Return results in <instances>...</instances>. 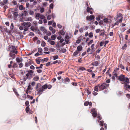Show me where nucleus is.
Masks as SVG:
<instances>
[{
    "instance_id": "f257e3e1",
    "label": "nucleus",
    "mask_w": 130,
    "mask_h": 130,
    "mask_svg": "<svg viewBox=\"0 0 130 130\" xmlns=\"http://www.w3.org/2000/svg\"><path fill=\"white\" fill-rule=\"evenodd\" d=\"M118 79L120 81L124 82V83L126 82L129 83V79L128 77H125V75L123 74H121L120 76H118Z\"/></svg>"
},
{
    "instance_id": "f03ea898",
    "label": "nucleus",
    "mask_w": 130,
    "mask_h": 130,
    "mask_svg": "<svg viewBox=\"0 0 130 130\" xmlns=\"http://www.w3.org/2000/svg\"><path fill=\"white\" fill-rule=\"evenodd\" d=\"M18 9L16 8H12L11 9L12 13L13 15V17L15 18H17L18 15Z\"/></svg>"
},
{
    "instance_id": "7ed1b4c3",
    "label": "nucleus",
    "mask_w": 130,
    "mask_h": 130,
    "mask_svg": "<svg viewBox=\"0 0 130 130\" xmlns=\"http://www.w3.org/2000/svg\"><path fill=\"white\" fill-rule=\"evenodd\" d=\"M122 14L121 13H119L117 14V16L115 17V19L116 21H119V23H121L122 21Z\"/></svg>"
},
{
    "instance_id": "20e7f679",
    "label": "nucleus",
    "mask_w": 130,
    "mask_h": 130,
    "mask_svg": "<svg viewBox=\"0 0 130 130\" xmlns=\"http://www.w3.org/2000/svg\"><path fill=\"white\" fill-rule=\"evenodd\" d=\"M35 14V18L39 20L40 18L41 19H44L45 18V16L43 14L37 13H36Z\"/></svg>"
},
{
    "instance_id": "39448f33",
    "label": "nucleus",
    "mask_w": 130,
    "mask_h": 130,
    "mask_svg": "<svg viewBox=\"0 0 130 130\" xmlns=\"http://www.w3.org/2000/svg\"><path fill=\"white\" fill-rule=\"evenodd\" d=\"M31 23L30 22H26V25L25 27H24V32L27 31L29 27L31 26Z\"/></svg>"
},
{
    "instance_id": "423d86ee",
    "label": "nucleus",
    "mask_w": 130,
    "mask_h": 130,
    "mask_svg": "<svg viewBox=\"0 0 130 130\" xmlns=\"http://www.w3.org/2000/svg\"><path fill=\"white\" fill-rule=\"evenodd\" d=\"M11 51L9 53V55H13L15 56V54H17L18 53V51H17V49H12Z\"/></svg>"
},
{
    "instance_id": "0eeeda50",
    "label": "nucleus",
    "mask_w": 130,
    "mask_h": 130,
    "mask_svg": "<svg viewBox=\"0 0 130 130\" xmlns=\"http://www.w3.org/2000/svg\"><path fill=\"white\" fill-rule=\"evenodd\" d=\"M82 49H77L76 51L74 52L73 54V56H75L76 57L77 56H78L79 55L77 56V55L79 54V53L82 50Z\"/></svg>"
},
{
    "instance_id": "6e6552de",
    "label": "nucleus",
    "mask_w": 130,
    "mask_h": 130,
    "mask_svg": "<svg viewBox=\"0 0 130 130\" xmlns=\"http://www.w3.org/2000/svg\"><path fill=\"white\" fill-rule=\"evenodd\" d=\"M129 83H128L127 82H126L125 83H122V84H124L125 85L124 86V87H125L126 88V90H128V89H130V85H128V84L129 83Z\"/></svg>"
},
{
    "instance_id": "1a4fd4ad",
    "label": "nucleus",
    "mask_w": 130,
    "mask_h": 130,
    "mask_svg": "<svg viewBox=\"0 0 130 130\" xmlns=\"http://www.w3.org/2000/svg\"><path fill=\"white\" fill-rule=\"evenodd\" d=\"M98 85V87H99L100 91H101L106 89V87L103 85V84L101 85L100 84H99Z\"/></svg>"
},
{
    "instance_id": "9d476101",
    "label": "nucleus",
    "mask_w": 130,
    "mask_h": 130,
    "mask_svg": "<svg viewBox=\"0 0 130 130\" xmlns=\"http://www.w3.org/2000/svg\"><path fill=\"white\" fill-rule=\"evenodd\" d=\"M92 115L94 117H96L97 116V113L96 111L94 108H93L92 110Z\"/></svg>"
},
{
    "instance_id": "9b49d317",
    "label": "nucleus",
    "mask_w": 130,
    "mask_h": 130,
    "mask_svg": "<svg viewBox=\"0 0 130 130\" xmlns=\"http://www.w3.org/2000/svg\"><path fill=\"white\" fill-rule=\"evenodd\" d=\"M47 42L49 43L50 44L52 45H54L55 44V42L54 41L52 40L51 39L49 38L47 40Z\"/></svg>"
},
{
    "instance_id": "f8f14e48",
    "label": "nucleus",
    "mask_w": 130,
    "mask_h": 130,
    "mask_svg": "<svg viewBox=\"0 0 130 130\" xmlns=\"http://www.w3.org/2000/svg\"><path fill=\"white\" fill-rule=\"evenodd\" d=\"M65 41L66 42V44H68V42L69 41V37L68 36H66L64 38Z\"/></svg>"
},
{
    "instance_id": "ddd939ff",
    "label": "nucleus",
    "mask_w": 130,
    "mask_h": 130,
    "mask_svg": "<svg viewBox=\"0 0 130 130\" xmlns=\"http://www.w3.org/2000/svg\"><path fill=\"white\" fill-rule=\"evenodd\" d=\"M70 81V79L68 77H67L64 79L63 83L64 84H68L69 82Z\"/></svg>"
},
{
    "instance_id": "4468645a",
    "label": "nucleus",
    "mask_w": 130,
    "mask_h": 130,
    "mask_svg": "<svg viewBox=\"0 0 130 130\" xmlns=\"http://www.w3.org/2000/svg\"><path fill=\"white\" fill-rule=\"evenodd\" d=\"M17 62L19 63L22 62L23 61V59L21 58L17 57L16 59Z\"/></svg>"
},
{
    "instance_id": "2eb2a0df",
    "label": "nucleus",
    "mask_w": 130,
    "mask_h": 130,
    "mask_svg": "<svg viewBox=\"0 0 130 130\" xmlns=\"http://www.w3.org/2000/svg\"><path fill=\"white\" fill-rule=\"evenodd\" d=\"M82 38V36L79 37L77 39V40H76V43L78 44L79 43Z\"/></svg>"
},
{
    "instance_id": "dca6fc26",
    "label": "nucleus",
    "mask_w": 130,
    "mask_h": 130,
    "mask_svg": "<svg viewBox=\"0 0 130 130\" xmlns=\"http://www.w3.org/2000/svg\"><path fill=\"white\" fill-rule=\"evenodd\" d=\"M26 72H27L29 75L33 74L34 73V71L31 70H27Z\"/></svg>"
},
{
    "instance_id": "f3484780",
    "label": "nucleus",
    "mask_w": 130,
    "mask_h": 130,
    "mask_svg": "<svg viewBox=\"0 0 130 130\" xmlns=\"http://www.w3.org/2000/svg\"><path fill=\"white\" fill-rule=\"evenodd\" d=\"M92 9V8H90V7H88L87 8V11L88 13H90V14H92L93 13L92 11H91V9Z\"/></svg>"
},
{
    "instance_id": "a211bd4d",
    "label": "nucleus",
    "mask_w": 130,
    "mask_h": 130,
    "mask_svg": "<svg viewBox=\"0 0 130 130\" xmlns=\"http://www.w3.org/2000/svg\"><path fill=\"white\" fill-rule=\"evenodd\" d=\"M79 70H80V72H81L84 70L86 71V69L85 68L83 67H80L79 68Z\"/></svg>"
},
{
    "instance_id": "6ab92c4d",
    "label": "nucleus",
    "mask_w": 130,
    "mask_h": 130,
    "mask_svg": "<svg viewBox=\"0 0 130 130\" xmlns=\"http://www.w3.org/2000/svg\"><path fill=\"white\" fill-rule=\"evenodd\" d=\"M47 84H46L42 86L41 88L42 89H43L44 90H45L47 89Z\"/></svg>"
},
{
    "instance_id": "aec40b11",
    "label": "nucleus",
    "mask_w": 130,
    "mask_h": 130,
    "mask_svg": "<svg viewBox=\"0 0 130 130\" xmlns=\"http://www.w3.org/2000/svg\"><path fill=\"white\" fill-rule=\"evenodd\" d=\"M13 91L14 92L15 94L17 96H18L19 95V94H18V92L17 91L16 89L15 88L13 89Z\"/></svg>"
},
{
    "instance_id": "412c9836",
    "label": "nucleus",
    "mask_w": 130,
    "mask_h": 130,
    "mask_svg": "<svg viewBox=\"0 0 130 130\" xmlns=\"http://www.w3.org/2000/svg\"><path fill=\"white\" fill-rule=\"evenodd\" d=\"M57 36L56 35H52L51 37L52 40H55L56 38V37Z\"/></svg>"
},
{
    "instance_id": "4be33fe9",
    "label": "nucleus",
    "mask_w": 130,
    "mask_h": 130,
    "mask_svg": "<svg viewBox=\"0 0 130 130\" xmlns=\"http://www.w3.org/2000/svg\"><path fill=\"white\" fill-rule=\"evenodd\" d=\"M22 15H24L26 16H27L28 15L27 11H24L23 13H22Z\"/></svg>"
},
{
    "instance_id": "5701e85b",
    "label": "nucleus",
    "mask_w": 130,
    "mask_h": 130,
    "mask_svg": "<svg viewBox=\"0 0 130 130\" xmlns=\"http://www.w3.org/2000/svg\"><path fill=\"white\" fill-rule=\"evenodd\" d=\"M27 89L29 90H32L33 89V88L31 89V85H30V83H29Z\"/></svg>"
},
{
    "instance_id": "b1692460",
    "label": "nucleus",
    "mask_w": 130,
    "mask_h": 130,
    "mask_svg": "<svg viewBox=\"0 0 130 130\" xmlns=\"http://www.w3.org/2000/svg\"><path fill=\"white\" fill-rule=\"evenodd\" d=\"M60 34L61 35H64L65 34V32L63 31V29H62L60 30L59 32Z\"/></svg>"
},
{
    "instance_id": "393cba45",
    "label": "nucleus",
    "mask_w": 130,
    "mask_h": 130,
    "mask_svg": "<svg viewBox=\"0 0 130 130\" xmlns=\"http://www.w3.org/2000/svg\"><path fill=\"white\" fill-rule=\"evenodd\" d=\"M39 79V77L37 76H36L34 77L33 78V80L35 81H38Z\"/></svg>"
},
{
    "instance_id": "a878e982",
    "label": "nucleus",
    "mask_w": 130,
    "mask_h": 130,
    "mask_svg": "<svg viewBox=\"0 0 130 130\" xmlns=\"http://www.w3.org/2000/svg\"><path fill=\"white\" fill-rule=\"evenodd\" d=\"M66 51V49H61V50L59 51V52L60 53H65Z\"/></svg>"
},
{
    "instance_id": "bb28decb",
    "label": "nucleus",
    "mask_w": 130,
    "mask_h": 130,
    "mask_svg": "<svg viewBox=\"0 0 130 130\" xmlns=\"http://www.w3.org/2000/svg\"><path fill=\"white\" fill-rule=\"evenodd\" d=\"M98 88H99V87H98V85L95 86L94 87V90L96 92H98L99 90L98 89Z\"/></svg>"
},
{
    "instance_id": "cd10ccee",
    "label": "nucleus",
    "mask_w": 130,
    "mask_h": 130,
    "mask_svg": "<svg viewBox=\"0 0 130 130\" xmlns=\"http://www.w3.org/2000/svg\"><path fill=\"white\" fill-rule=\"evenodd\" d=\"M18 7L19 9L21 10H23L24 8H24L23 6L22 5L19 6Z\"/></svg>"
},
{
    "instance_id": "c85d7f7f",
    "label": "nucleus",
    "mask_w": 130,
    "mask_h": 130,
    "mask_svg": "<svg viewBox=\"0 0 130 130\" xmlns=\"http://www.w3.org/2000/svg\"><path fill=\"white\" fill-rule=\"evenodd\" d=\"M119 67L121 68L124 70L125 69V68L124 66H123L122 64H119Z\"/></svg>"
},
{
    "instance_id": "c756f323",
    "label": "nucleus",
    "mask_w": 130,
    "mask_h": 130,
    "mask_svg": "<svg viewBox=\"0 0 130 130\" xmlns=\"http://www.w3.org/2000/svg\"><path fill=\"white\" fill-rule=\"evenodd\" d=\"M104 122L103 121H100V125L101 126H103V125H104Z\"/></svg>"
},
{
    "instance_id": "7c9ffc66",
    "label": "nucleus",
    "mask_w": 130,
    "mask_h": 130,
    "mask_svg": "<svg viewBox=\"0 0 130 130\" xmlns=\"http://www.w3.org/2000/svg\"><path fill=\"white\" fill-rule=\"evenodd\" d=\"M38 52L41 55L43 54V53H42V49H38Z\"/></svg>"
},
{
    "instance_id": "2f4dec72",
    "label": "nucleus",
    "mask_w": 130,
    "mask_h": 130,
    "mask_svg": "<svg viewBox=\"0 0 130 130\" xmlns=\"http://www.w3.org/2000/svg\"><path fill=\"white\" fill-rule=\"evenodd\" d=\"M53 59L56 60L58 58V56L57 55H56L53 56Z\"/></svg>"
},
{
    "instance_id": "473e14b6",
    "label": "nucleus",
    "mask_w": 130,
    "mask_h": 130,
    "mask_svg": "<svg viewBox=\"0 0 130 130\" xmlns=\"http://www.w3.org/2000/svg\"><path fill=\"white\" fill-rule=\"evenodd\" d=\"M43 65L42 64H40V67H36V69H42V67L43 66Z\"/></svg>"
},
{
    "instance_id": "72a5a7b5",
    "label": "nucleus",
    "mask_w": 130,
    "mask_h": 130,
    "mask_svg": "<svg viewBox=\"0 0 130 130\" xmlns=\"http://www.w3.org/2000/svg\"><path fill=\"white\" fill-rule=\"evenodd\" d=\"M9 55L10 57H12V58H10L9 59V60L13 59L15 58V56H13V55L12 56V55Z\"/></svg>"
},
{
    "instance_id": "f704fd0d",
    "label": "nucleus",
    "mask_w": 130,
    "mask_h": 130,
    "mask_svg": "<svg viewBox=\"0 0 130 130\" xmlns=\"http://www.w3.org/2000/svg\"><path fill=\"white\" fill-rule=\"evenodd\" d=\"M25 105L26 106H29V102L28 101H26L25 103Z\"/></svg>"
},
{
    "instance_id": "c9c22d12",
    "label": "nucleus",
    "mask_w": 130,
    "mask_h": 130,
    "mask_svg": "<svg viewBox=\"0 0 130 130\" xmlns=\"http://www.w3.org/2000/svg\"><path fill=\"white\" fill-rule=\"evenodd\" d=\"M89 89L88 88L86 90V92L87 93V95H88L90 94L91 93V92L89 91Z\"/></svg>"
},
{
    "instance_id": "e433bc0d",
    "label": "nucleus",
    "mask_w": 130,
    "mask_h": 130,
    "mask_svg": "<svg viewBox=\"0 0 130 130\" xmlns=\"http://www.w3.org/2000/svg\"><path fill=\"white\" fill-rule=\"evenodd\" d=\"M46 16L47 17V19L48 20H49L51 19L52 18V16L51 15H46Z\"/></svg>"
},
{
    "instance_id": "4c0bfd02",
    "label": "nucleus",
    "mask_w": 130,
    "mask_h": 130,
    "mask_svg": "<svg viewBox=\"0 0 130 130\" xmlns=\"http://www.w3.org/2000/svg\"><path fill=\"white\" fill-rule=\"evenodd\" d=\"M71 84L75 86H77V83L73 82L71 83Z\"/></svg>"
},
{
    "instance_id": "58836bf2",
    "label": "nucleus",
    "mask_w": 130,
    "mask_h": 130,
    "mask_svg": "<svg viewBox=\"0 0 130 130\" xmlns=\"http://www.w3.org/2000/svg\"><path fill=\"white\" fill-rule=\"evenodd\" d=\"M29 106H27L25 110L27 113L29 110Z\"/></svg>"
},
{
    "instance_id": "ea45409f",
    "label": "nucleus",
    "mask_w": 130,
    "mask_h": 130,
    "mask_svg": "<svg viewBox=\"0 0 130 130\" xmlns=\"http://www.w3.org/2000/svg\"><path fill=\"white\" fill-rule=\"evenodd\" d=\"M53 22H54V21H49L48 22V25H51L53 23Z\"/></svg>"
},
{
    "instance_id": "a19ab883",
    "label": "nucleus",
    "mask_w": 130,
    "mask_h": 130,
    "mask_svg": "<svg viewBox=\"0 0 130 130\" xmlns=\"http://www.w3.org/2000/svg\"><path fill=\"white\" fill-rule=\"evenodd\" d=\"M44 11V8H41L40 9V12L41 13H42Z\"/></svg>"
},
{
    "instance_id": "79ce46f5",
    "label": "nucleus",
    "mask_w": 130,
    "mask_h": 130,
    "mask_svg": "<svg viewBox=\"0 0 130 130\" xmlns=\"http://www.w3.org/2000/svg\"><path fill=\"white\" fill-rule=\"evenodd\" d=\"M104 21V22L107 23L108 22V20L107 18H106L104 19L103 20Z\"/></svg>"
},
{
    "instance_id": "37998d69",
    "label": "nucleus",
    "mask_w": 130,
    "mask_h": 130,
    "mask_svg": "<svg viewBox=\"0 0 130 130\" xmlns=\"http://www.w3.org/2000/svg\"><path fill=\"white\" fill-rule=\"evenodd\" d=\"M84 29L82 28H81L79 29V31L80 32H82L83 31Z\"/></svg>"
},
{
    "instance_id": "c03bdc74",
    "label": "nucleus",
    "mask_w": 130,
    "mask_h": 130,
    "mask_svg": "<svg viewBox=\"0 0 130 130\" xmlns=\"http://www.w3.org/2000/svg\"><path fill=\"white\" fill-rule=\"evenodd\" d=\"M29 14L30 15H33L34 14V12L32 10H30L29 12Z\"/></svg>"
},
{
    "instance_id": "a18cd8bd",
    "label": "nucleus",
    "mask_w": 130,
    "mask_h": 130,
    "mask_svg": "<svg viewBox=\"0 0 130 130\" xmlns=\"http://www.w3.org/2000/svg\"><path fill=\"white\" fill-rule=\"evenodd\" d=\"M10 48H12V49H16V48H17V46H15L13 45H11V46H10Z\"/></svg>"
},
{
    "instance_id": "49530a36",
    "label": "nucleus",
    "mask_w": 130,
    "mask_h": 130,
    "mask_svg": "<svg viewBox=\"0 0 130 130\" xmlns=\"http://www.w3.org/2000/svg\"><path fill=\"white\" fill-rule=\"evenodd\" d=\"M90 16V20L94 19L95 17L93 15H91Z\"/></svg>"
},
{
    "instance_id": "de8ad7c7",
    "label": "nucleus",
    "mask_w": 130,
    "mask_h": 130,
    "mask_svg": "<svg viewBox=\"0 0 130 130\" xmlns=\"http://www.w3.org/2000/svg\"><path fill=\"white\" fill-rule=\"evenodd\" d=\"M47 88L48 89H50L52 88V86L51 85L49 84L48 85L47 84Z\"/></svg>"
},
{
    "instance_id": "09e8293b",
    "label": "nucleus",
    "mask_w": 130,
    "mask_h": 130,
    "mask_svg": "<svg viewBox=\"0 0 130 130\" xmlns=\"http://www.w3.org/2000/svg\"><path fill=\"white\" fill-rule=\"evenodd\" d=\"M29 35L32 36H33L34 35V34L32 32H30L29 34Z\"/></svg>"
},
{
    "instance_id": "8fccbe9b",
    "label": "nucleus",
    "mask_w": 130,
    "mask_h": 130,
    "mask_svg": "<svg viewBox=\"0 0 130 130\" xmlns=\"http://www.w3.org/2000/svg\"><path fill=\"white\" fill-rule=\"evenodd\" d=\"M32 18L31 17H29L28 18L27 20V21H32Z\"/></svg>"
},
{
    "instance_id": "3c124183",
    "label": "nucleus",
    "mask_w": 130,
    "mask_h": 130,
    "mask_svg": "<svg viewBox=\"0 0 130 130\" xmlns=\"http://www.w3.org/2000/svg\"><path fill=\"white\" fill-rule=\"evenodd\" d=\"M9 76L11 77V78L13 79H15V78L14 77V75H13L12 74H10L9 75Z\"/></svg>"
},
{
    "instance_id": "603ef678",
    "label": "nucleus",
    "mask_w": 130,
    "mask_h": 130,
    "mask_svg": "<svg viewBox=\"0 0 130 130\" xmlns=\"http://www.w3.org/2000/svg\"><path fill=\"white\" fill-rule=\"evenodd\" d=\"M119 70V68H116V69L114 70V71L113 72V73H114L115 72V73H116L117 71Z\"/></svg>"
},
{
    "instance_id": "864d4df0",
    "label": "nucleus",
    "mask_w": 130,
    "mask_h": 130,
    "mask_svg": "<svg viewBox=\"0 0 130 130\" xmlns=\"http://www.w3.org/2000/svg\"><path fill=\"white\" fill-rule=\"evenodd\" d=\"M94 63H95V66H97L99 64V62L98 61L94 62Z\"/></svg>"
},
{
    "instance_id": "5fc2aeb1",
    "label": "nucleus",
    "mask_w": 130,
    "mask_h": 130,
    "mask_svg": "<svg viewBox=\"0 0 130 130\" xmlns=\"http://www.w3.org/2000/svg\"><path fill=\"white\" fill-rule=\"evenodd\" d=\"M89 36L90 37H92L93 36V33L92 32H90L89 34Z\"/></svg>"
},
{
    "instance_id": "6e6d98bb",
    "label": "nucleus",
    "mask_w": 130,
    "mask_h": 130,
    "mask_svg": "<svg viewBox=\"0 0 130 130\" xmlns=\"http://www.w3.org/2000/svg\"><path fill=\"white\" fill-rule=\"evenodd\" d=\"M41 45L42 46L44 47L45 45V43L43 41L41 43Z\"/></svg>"
},
{
    "instance_id": "4d7b16f0",
    "label": "nucleus",
    "mask_w": 130,
    "mask_h": 130,
    "mask_svg": "<svg viewBox=\"0 0 130 130\" xmlns=\"http://www.w3.org/2000/svg\"><path fill=\"white\" fill-rule=\"evenodd\" d=\"M52 26L53 27L56 28V23L55 22H53V23L52 24Z\"/></svg>"
},
{
    "instance_id": "13d9d810",
    "label": "nucleus",
    "mask_w": 130,
    "mask_h": 130,
    "mask_svg": "<svg viewBox=\"0 0 130 130\" xmlns=\"http://www.w3.org/2000/svg\"><path fill=\"white\" fill-rule=\"evenodd\" d=\"M20 84L21 85H24L25 84V82L23 81H21L20 82Z\"/></svg>"
},
{
    "instance_id": "bf43d9fd",
    "label": "nucleus",
    "mask_w": 130,
    "mask_h": 130,
    "mask_svg": "<svg viewBox=\"0 0 130 130\" xmlns=\"http://www.w3.org/2000/svg\"><path fill=\"white\" fill-rule=\"evenodd\" d=\"M19 67L20 68H21L22 67L23 65V63L22 62L19 64Z\"/></svg>"
},
{
    "instance_id": "052dcab7",
    "label": "nucleus",
    "mask_w": 130,
    "mask_h": 130,
    "mask_svg": "<svg viewBox=\"0 0 130 130\" xmlns=\"http://www.w3.org/2000/svg\"><path fill=\"white\" fill-rule=\"evenodd\" d=\"M17 67V65L16 63H14L13 64L12 66V67L13 68H14L15 67L16 68Z\"/></svg>"
},
{
    "instance_id": "680f3d73",
    "label": "nucleus",
    "mask_w": 130,
    "mask_h": 130,
    "mask_svg": "<svg viewBox=\"0 0 130 130\" xmlns=\"http://www.w3.org/2000/svg\"><path fill=\"white\" fill-rule=\"evenodd\" d=\"M86 20H90V16H87L86 17Z\"/></svg>"
},
{
    "instance_id": "e2e57ef3",
    "label": "nucleus",
    "mask_w": 130,
    "mask_h": 130,
    "mask_svg": "<svg viewBox=\"0 0 130 130\" xmlns=\"http://www.w3.org/2000/svg\"><path fill=\"white\" fill-rule=\"evenodd\" d=\"M46 33V35L48 36H50L51 34V32L49 31H48L47 32V33Z\"/></svg>"
},
{
    "instance_id": "0e129e2a",
    "label": "nucleus",
    "mask_w": 130,
    "mask_h": 130,
    "mask_svg": "<svg viewBox=\"0 0 130 130\" xmlns=\"http://www.w3.org/2000/svg\"><path fill=\"white\" fill-rule=\"evenodd\" d=\"M26 78H27L29 80H30V78H29V74L27 73L26 74Z\"/></svg>"
},
{
    "instance_id": "69168bd1",
    "label": "nucleus",
    "mask_w": 130,
    "mask_h": 130,
    "mask_svg": "<svg viewBox=\"0 0 130 130\" xmlns=\"http://www.w3.org/2000/svg\"><path fill=\"white\" fill-rule=\"evenodd\" d=\"M41 55L38 52L35 54V56L36 57H37L39 55Z\"/></svg>"
},
{
    "instance_id": "338daca9",
    "label": "nucleus",
    "mask_w": 130,
    "mask_h": 130,
    "mask_svg": "<svg viewBox=\"0 0 130 130\" xmlns=\"http://www.w3.org/2000/svg\"><path fill=\"white\" fill-rule=\"evenodd\" d=\"M51 62H50L47 63L45 65L47 67L50 66L51 64Z\"/></svg>"
},
{
    "instance_id": "774afa93",
    "label": "nucleus",
    "mask_w": 130,
    "mask_h": 130,
    "mask_svg": "<svg viewBox=\"0 0 130 130\" xmlns=\"http://www.w3.org/2000/svg\"><path fill=\"white\" fill-rule=\"evenodd\" d=\"M12 3L14 5H16L17 4L16 2L15 1H12Z\"/></svg>"
}]
</instances>
